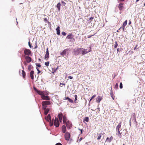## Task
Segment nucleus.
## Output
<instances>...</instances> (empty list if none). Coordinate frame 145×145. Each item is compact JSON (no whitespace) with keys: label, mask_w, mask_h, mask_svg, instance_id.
<instances>
[{"label":"nucleus","mask_w":145,"mask_h":145,"mask_svg":"<svg viewBox=\"0 0 145 145\" xmlns=\"http://www.w3.org/2000/svg\"><path fill=\"white\" fill-rule=\"evenodd\" d=\"M121 123L120 122L118 123L116 127V131L117 132L116 133V135H118L120 138H121L122 133V132H120V131L122 130L121 128Z\"/></svg>","instance_id":"1"},{"label":"nucleus","mask_w":145,"mask_h":145,"mask_svg":"<svg viewBox=\"0 0 145 145\" xmlns=\"http://www.w3.org/2000/svg\"><path fill=\"white\" fill-rule=\"evenodd\" d=\"M82 48H77V49H74V54L76 55H78L80 54H82Z\"/></svg>","instance_id":"2"},{"label":"nucleus","mask_w":145,"mask_h":145,"mask_svg":"<svg viewBox=\"0 0 145 145\" xmlns=\"http://www.w3.org/2000/svg\"><path fill=\"white\" fill-rule=\"evenodd\" d=\"M50 101H43L42 103V108L43 109H46L47 107V105H50Z\"/></svg>","instance_id":"3"},{"label":"nucleus","mask_w":145,"mask_h":145,"mask_svg":"<svg viewBox=\"0 0 145 145\" xmlns=\"http://www.w3.org/2000/svg\"><path fill=\"white\" fill-rule=\"evenodd\" d=\"M45 119L47 121L50 122L49 124L50 127L53 126V121H52L51 120V116L50 114H48L47 116V117L45 118Z\"/></svg>","instance_id":"4"},{"label":"nucleus","mask_w":145,"mask_h":145,"mask_svg":"<svg viewBox=\"0 0 145 145\" xmlns=\"http://www.w3.org/2000/svg\"><path fill=\"white\" fill-rule=\"evenodd\" d=\"M24 54L27 56H30L32 53L30 50L25 48L24 51Z\"/></svg>","instance_id":"5"},{"label":"nucleus","mask_w":145,"mask_h":145,"mask_svg":"<svg viewBox=\"0 0 145 145\" xmlns=\"http://www.w3.org/2000/svg\"><path fill=\"white\" fill-rule=\"evenodd\" d=\"M34 90L36 91L39 95H41V96L43 95L44 94V91H42L40 90H38L35 87H34ZM46 95H48V94H45Z\"/></svg>","instance_id":"6"},{"label":"nucleus","mask_w":145,"mask_h":145,"mask_svg":"<svg viewBox=\"0 0 145 145\" xmlns=\"http://www.w3.org/2000/svg\"><path fill=\"white\" fill-rule=\"evenodd\" d=\"M89 48V50H88V49H83L82 48V55H84L85 54H86L89 52H90L91 51V48L90 47Z\"/></svg>","instance_id":"7"},{"label":"nucleus","mask_w":145,"mask_h":145,"mask_svg":"<svg viewBox=\"0 0 145 145\" xmlns=\"http://www.w3.org/2000/svg\"><path fill=\"white\" fill-rule=\"evenodd\" d=\"M54 125L56 126V127H58L59 125V122L58 119L56 118L54 121Z\"/></svg>","instance_id":"8"},{"label":"nucleus","mask_w":145,"mask_h":145,"mask_svg":"<svg viewBox=\"0 0 145 145\" xmlns=\"http://www.w3.org/2000/svg\"><path fill=\"white\" fill-rule=\"evenodd\" d=\"M70 134L69 132H66L64 135L65 140H69L70 137Z\"/></svg>","instance_id":"9"},{"label":"nucleus","mask_w":145,"mask_h":145,"mask_svg":"<svg viewBox=\"0 0 145 145\" xmlns=\"http://www.w3.org/2000/svg\"><path fill=\"white\" fill-rule=\"evenodd\" d=\"M64 124L66 125L68 129H70L72 125L71 122L69 121H68L67 123Z\"/></svg>","instance_id":"10"},{"label":"nucleus","mask_w":145,"mask_h":145,"mask_svg":"<svg viewBox=\"0 0 145 145\" xmlns=\"http://www.w3.org/2000/svg\"><path fill=\"white\" fill-rule=\"evenodd\" d=\"M69 50L68 49H65L63 52L60 53L61 55L63 56L65 55L66 54L68 55Z\"/></svg>","instance_id":"11"},{"label":"nucleus","mask_w":145,"mask_h":145,"mask_svg":"<svg viewBox=\"0 0 145 145\" xmlns=\"http://www.w3.org/2000/svg\"><path fill=\"white\" fill-rule=\"evenodd\" d=\"M48 49V48H47L46 50V54L45 56V59L46 60H48V58L49 57V54Z\"/></svg>","instance_id":"12"},{"label":"nucleus","mask_w":145,"mask_h":145,"mask_svg":"<svg viewBox=\"0 0 145 145\" xmlns=\"http://www.w3.org/2000/svg\"><path fill=\"white\" fill-rule=\"evenodd\" d=\"M41 98L42 99L45 100H49L50 99L49 96H45L44 94L41 96Z\"/></svg>","instance_id":"13"},{"label":"nucleus","mask_w":145,"mask_h":145,"mask_svg":"<svg viewBox=\"0 0 145 145\" xmlns=\"http://www.w3.org/2000/svg\"><path fill=\"white\" fill-rule=\"evenodd\" d=\"M25 59L27 63H30L32 60V58L29 56H25Z\"/></svg>","instance_id":"14"},{"label":"nucleus","mask_w":145,"mask_h":145,"mask_svg":"<svg viewBox=\"0 0 145 145\" xmlns=\"http://www.w3.org/2000/svg\"><path fill=\"white\" fill-rule=\"evenodd\" d=\"M113 139V137L112 136H111L110 138L107 137L106 140L105 141L108 142H110Z\"/></svg>","instance_id":"15"},{"label":"nucleus","mask_w":145,"mask_h":145,"mask_svg":"<svg viewBox=\"0 0 145 145\" xmlns=\"http://www.w3.org/2000/svg\"><path fill=\"white\" fill-rule=\"evenodd\" d=\"M66 131V128L65 125H63L62 126L61 131L63 133H65Z\"/></svg>","instance_id":"16"},{"label":"nucleus","mask_w":145,"mask_h":145,"mask_svg":"<svg viewBox=\"0 0 145 145\" xmlns=\"http://www.w3.org/2000/svg\"><path fill=\"white\" fill-rule=\"evenodd\" d=\"M63 123L65 124V123H67L68 121H69V120L67 119L66 116H64L63 117Z\"/></svg>","instance_id":"17"},{"label":"nucleus","mask_w":145,"mask_h":145,"mask_svg":"<svg viewBox=\"0 0 145 145\" xmlns=\"http://www.w3.org/2000/svg\"><path fill=\"white\" fill-rule=\"evenodd\" d=\"M74 37L72 33H70L69 35H67L66 37V39H72Z\"/></svg>","instance_id":"18"},{"label":"nucleus","mask_w":145,"mask_h":145,"mask_svg":"<svg viewBox=\"0 0 145 145\" xmlns=\"http://www.w3.org/2000/svg\"><path fill=\"white\" fill-rule=\"evenodd\" d=\"M127 20H126L123 23L122 27L123 28V31H124V29L125 28V26L127 25Z\"/></svg>","instance_id":"19"},{"label":"nucleus","mask_w":145,"mask_h":145,"mask_svg":"<svg viewBox=\"0 0 145 145\" xmlns=\"http://www.w3.org/2000/svg\"><path fill=\"white\" fill-rule=\"evenodd\" d=\"M123 3H121L119 4L118 6V8H119L120 10H121L123 8Z\"/></svg>","instance_id":"20"},{"label":"nucleus","mask_w":145,"mask_h":145,"mask_svg":"<svg viewBox=\"0 0 145 145\" xmlns=\"http://www.w3.org/2000/svg\"><path fill=\"white\" fill-rule=\"evenodd\" d=\"M58 118L60 121L61 122L63 118V114L62 113L59 114H58Z\"/></svg>","instance_id":"21"},{"label":"nucleus","mask_w":145,"mask_h":145,"mask_svg":"<svg viewBox=\"0 0 145 145\" xmlns=\"http://www.w3.org/2000/svg\"><path fill=\"white\" fill-rule=\"evenodd\" d=\"M30 76L31 78V79L32 80H33L34 79V76H33V74H34V71H31L30 72Z\"/></svg>","instance_id":"22"},{"label":"nucleus","mask_w":145,"mask_h":145,"mask_svg":"<svg viewBox=\"0 0 145 145\" xmlns=\"http://www.w3.org/2000/svg\"><path fill=\"white\" fill-rule=\"evenodd\" d=\"M65 100H67L70 103H73V100L69 97H65Z\"/></svg>","instance_id":"23"},{"label":"nucleus","mask_w":145,"mask_h":145,"mask_svg":"<svg viewBox=\"0 0 145 145\" xmlns=\"http://www.w3.org/2000/svg\"><path fill=\"white\" fill-rule=\"evenodd\" d=\"M102 99V98L101 97L99 96L97 98L96 101L97 103H99L101 100Z\"/></svg>","instance_id":"24"},{"label":"nucleus","mask_w":145,"mask_h":145,"mask_svg":"<svg viewBox=\"0 0 145 145\" xmlns=\"http://www.w3.org/2000/svg\"><path fill=\"white\" fill-rule=\"evenodd\" d=\"M60 27L59 26L57 27L56 28V31H57V35H59L60 33V31L59 30Z\"/></svg>","instance_id":"25"},{"label":"nucleus","mask_w":145,"mask_h":145,"mask_svg":"<svg viewBox=\"0 0 145 145\" xmlns=\"http://www.w3.org/2000/svg\"><path fill=\"white\" fill-rule=\"evenodd\" d=\"M45 111H44V114L45 115H47L48 112L49 111V109L48 108H46V109H43Z\"/></svg>","instance_id":"26"},{"label":"nucleus","mask_w":145,"mask_h":145,"mask_svg":"<svg viewBox=\"0 0 145 145\" xmlns=\"http://www.w3.org/2000/svg\"><path fill=\"white\" fill-rule=\"evenodd\" d=\"M60 7H61V4L60 3H59L57 4V7L58 9V10L59 11H60Z\"/></svg>","instance_id":"27"},{"label":"nucleus","mask_w":145,"mask_h":145,"mask_svg":"<svg viewBox=\"0 0 145 145\" xmlns=\"http://www.w3.org/2000/svg\"><path fill=\"white\" fill-rule=\"evenodd\" d=\"M22 74L24 78H25V73L24 70H22Z\"/></svg>","instance_id":"28"},{"label":"nucleus","mask_w":145,"mask_h":145,"mask_svg":"<svg viewBox=\"0 0 145 145\" xmlns=\"http://www.w3.org/2000/svg\"><path fill=\"white\" fill-rule=\"evenodd\" d=\"M32 68L33 66L31 65H29L28 66V69L29 71L31 70V69H32Z\"/></svg>","instance_id":"29"},{"label":"nucleus","mask_w":145,"mask_h":145,"mask_svg":"<svg viewBox=\"0 0 145 145\" xmlns=\"http://www.w3.org/2000/svg\"><path fill=\"white\" fill-rule=\"evenodd\" d=\"M43 20L46 22L48 24L50 23V22L48 21L47 19L46 18H44Z\"/></svg>","instance_id":"30"},{"label":"nucleus","mask_w":145,"mask_h":145,"mask_svg":"<svg viewBox=\"0 0 145 145\" xmlns=\"http://www.w3.org/2000/svg\"><path fill=\"white\" fill-rule=\"evenodd\" d=\"M102 134L101 133H100L99 135V136L97 138V140H99L101 137L102 135H101Z\"/></svg>","instance_id":"31"},{"label":"nucleus","mask_w":145,"mask_h":145,"mask_svg":"<svg viewBox=\"0 0 145 145\" xmlns=\"http://www.w3.org/2000/svg\"><path fill=\"white\" fill-rule=\"evenodd\" d=\"M96 95H93L91 98L90 99L89 102H90L95 97Z\"/></svg>","instance_id":"32"},{"label":"nucleus","mask_w":145,"mask_h":145,"mask_svg":"<svg viewBox=\"0 0 145 145\" xmlns=\"http://www.w3.org/2000/svg\"><path fill=\"white\" fill-rule=\"evenodd\" d=\"M89 118L88 117H86L85 119H84V120L87 122H88L89 121Z\"/></svg>","instance_id":"33"},{"label":"nucleus","mask_w":145,"mask_h":145,"mask_svg":"<svg viewBox=\"0 0 145 145\" xmlns=\"http://www.w3.org/2000/svg\"><path fill=\"white\" fill-rule=\"evenodd\" d=\"M49 61H48L47 62H45L44 64L45 65H46L47 67H48L49 66Z\"/></svg>","instance_id":"34"},{"label":"nucleus","mask_w":145,"mask_h":145,"mask_svg":"<svg viewBox=\"0 0 145 145\" xmlns=\"http://www.w3.org/2000/svg\"><path fill=\"white\" fill-rule=\"evenodd\" d=\"M118 44H117V43L116 41L115 42V44L114 45V48H117V47L118 46Z\"/></svg>","instance_id":"35"},{"label":"nucleus","mask_w":145,"mask_h":145,"mask_svg":"<svg viewBox=\"0 0 145 145\" xmlns=\"http://www.w3.org/2000/svg\"><path fill=\"white\" fill-rule=\"evenodd\" d=\"M36 65L39 67H41V65L39 63H36Z\"/></svg>","instance_id":"36"},{"label":"nucleus","mask_w":145,"mask_h":145,"mask_svg":"<svg viewBox=\"0 0 145 145\" xmlns=\"http://www.w3.org/2000/svg\"><path fill=\"white\" fill-rule=\"evenodd\" d=\"M28 45H29V47H30V48H33V47L32 46H31V44L30 42L29 41L28 42Z\"/></svg>","instance_id":"37"},{"label":"nucleus","mask_w":145,"mask_h":145,"mask_svg":"<svg viewBox=\"0 0 145 145\" xmlns=\"http://www.w3.org/2000/svg\"><path fill=\"white\" fill-rule=\"evenodd\" d=\"M120 89H122L123 88L122 84L121 82L120 84Z\"/></svg>","instance_id":"38"},{"label":"nucleus","mask_w":145,"mask_h":145,"mask_svg":"<svg viewBox=\"0 0 145 145\" xmlns=\"http://www.w3.org/2000/svg\"><path fill=\"white\" fill-rule=\"evenodd\" d=\"M62 34L63 36H65L66 35V33L64 31H63L62 33Z\"/></svg>","instance_id":"39"},{"label":"nucleus","mask_w":145,"mask_h":145,"mask_svg":"<svg viewBox=\"0 0 145 145\" xmlns=\"http://www.w3.org/2000/svg\"><path fill=\"white\" fill-rule=\"evenodd\" d=\"M36 68L38 71L37 73L39 74V73H40V71L39 69L37 67H36Z\"/></svg>","instance_id":"40"},{"label":"nucleus","mask_w":145,"mask_h":145,"mask_svg":"<svg viewBox=\"0 0 145 145\" xmlns=\"http://www.w3.org/2000/svg\"><path fill=\"white\" fill-rule=\"evenodd\" d=\"M74 97L75 98V101H76L77 100V95H74Z\"/></svg>","instance_id":"41"},{"label":"nucleus","mask_w":145,"mask_h":145,"mask_svg":"<svg viewBox=\"0 0 145 145\" xmlns=\"http://www.w3.org/2000/svg\"><path fill=\"white\" fill-rule=\"evenodd\" d=\"M65 84H64L63 83H60V85L61 87L63 85H65Z\"/></svg>","instance_id":"42"},{"label":"nucleus","mask_w":145,"mask_h":145,"mask_svg":"<svg viewBox=\"0 0 145 145\" xmlns=\"http://www.w3.org/2000/svg\"><path fill=\"white\" fill-rule=\"evenodd\" d=\"M118 84H116V85L115 86V88H116L117 89L118 88Z\"/></svg>","instance_id":"43"},{"label":"nucleus","mask_w":145,"mask_h":145,"mask_svg":"<svg viewBox=\"0 0 145 145\" xmlns=\"http://www.w3.org/2000/svg\"><path fill=\"white\" fill-rule=\"evenodd\" d=\"M55 145H62V144L60 143H57Z\"/></svg>","instance_id":"44"},{"label":"nucleus","mask_w":145,"mask_h":145,"mask_svg":"<svg viewBox=\"0 0 145 145\" xmlns=\"http://www.w3.org/2000/svg\"><path fill=\"white\" fill-rule=\"evenodd\" d=\"M94 18L93 17H91L89 18V20H91V21Z\"/></svg>","instance_id":"45"},{"label":"nucleus","mask_w":145,"mask_h":145,"mask_svg":"<svg viewBox=\"0 0 145 145\" xmlns=\"http://www.w3.org/2000/svg\"><path fill=\"white\" fill-rule=\"evenodd\" d=\"M68 78L70 79H72L73 77L71 76H69L68 77Z\"/></svg>","instance_id":"46"},{"label":"nucleus","mask_w":145,"mask_h":145,"mask_svg":"<svg viewBox=\"0 0 145 145\" xmlns=\"http://www.w3.org/2000/svg\"><path fill=\"white\" fill-rule=\"evenodd\" d=\"M93 35H88L87 36L88 38H90L91 36H93Z\"/></svg>","instance_id":"47"},{"label":"nucleus","mask_w":145,"mask_h":145,"mask_svg":"<svg viewBox=\"0 0 145 145\" xmlns=\"http://www.w3.org/2000/svg\"><path fill=\"white\" fill-rule=\"evenodd\" d=\"M58 68V67H57L54 70V72H56L57 71V69Z\"/></svg>","instance_id":"48"},{"label":"nucleus","mask_w":145,"mask_h":145,"mask_svg":"<svg viewBox=\"0 0 145 145\" xmlns=\"http://www.w3.org/2000/svg\"><path fill=\"white\" fill-rule=\"evenodd\" d=\"M110 94H111V97L113 98V99H114V98H113V95H112L111 93Z\"/></svg>","instance_id":"49"},{"label":"nucleus","mask_w":145,"mask_h":145,"mask_svg":"<svg viewBox=\"0 0 145 145\" xmlns=\"http://www.w3.org/2000/svg\"><path fill=\"white\" fill-rule=\"evenodd\" d=\"M24 64L25 65H27V63H26L25 61H24Z\"/></svg>","instance_id":"50"},{"label":"nucleus","mask_w":145,"mask_h":145,"mask_svg":"<svg viewBox=\"0 0 145 145\" xmlns=\"http://www.w3.org/2000/svg\"><path fill=\"white\" fill-rule=\"evenodd\" d=\"M136 48H137V46H136L135 47V48H134V50H135V49H136Z\"/></svg>","instance_id":"51"},{"label":"nucleus","mask_w":145,"mask_h":145,"mask_svg":"<svg viewBox=\"0 0 145 145\" xmlns=\"http://www.w3.org/2000/svg\"><path fill=\"white\" fill-rule=\"evenodd\" d=\"M81 131V133H82V130L80 129Z\"/></svg>","instance_id":"52"},{"label":"nucleus","mask_w":145,"mask_h":145,"mask_svg":"<svg viewBox=\"0 0 145 145\" xmlns=\"http://www.w3.org/2000/svg\"><path fill=\"white\" fill-rule=\"evenodd\" d=\"M22 67L23 69L24 70V67L23 66H22Z\"/></svg>","instance_id":"53"},{"label":"nucleus","mask_w":145,"mask_h":145,"mask_svg":"<svg viewBox=\"0 0 145 145\" xmlns=\"http://www.w3.org/2000/svg\"><path fill=\"white\" fill-rule=\"evenodd\" d=\"M120 1H124L125 0H120Z\"/></svg>","instance_id":"54"},{"label":"nucleus","mask_w":145,"mask_h":145,"mask_svg":"<svg viewBox=\"0 0 145 145\" xmlns=\"http://www.w3.org/2000/svg\"><path fill=\"white\" fill-rule=\"evenodd\" d=\"M82 138H81L80 139V141L81 140H82Z\"/></svg>","instance_id":"55"},{"label":"nucleus","mask_w":145,"mask_h":145,"mask_svg":"<svg viewBox=\"0 0 145 145\" xmlns=\"http://www.w3.org/2000/svg\"><path fill=\"white\" fill-rule=\"evenodd\" d=\"M131 24V21H130L129 22V24Z\"/></svg>","instance_id":"56"},{"label":"nucleus","mask_w":145,"mask_h":145,"mask_svg":"<svg viewBox=\"0 0 145 145\" xmlns=\"http://www.w3.org/2000/svg\"><path fill=\"white\" fill-rule=\"evenodd\" d=\"M139 0H137L136 1V2H138V1H139Z\"/></svg>","instance_id":"57"},{"label":"nucleus","mask_w":145,"mask_h":145,"mask_svg":"<svg viewBox=\"0 0 145 145\" xmlns=\"http://www.w3.org/2000/svg\"><path fill=\"white\" fill-rule=\"evenodd\" d=\"M117 51L118 52V51H119V48H118L117 49Z\"/></svg>","instance_id":"58"},{"label":"nucleus","mask_w":145,"mask_h":145,"mask_svg":"<svg viewBox=\"0 0 145 145\" xmlns=\"http://www.w3.org/2000/svg\"><path fill=\"white\" fill-rule=\"evenodd\" d=\"M117 32H119V31H118V30H117Z\"/></svg>","instance_id":"59"},{"label":"nucleus","mask_w":145,"mask_h":145,"mask_svg":"<svg viewBox=\"0 0 145 145\" xmlns=\"http://www.w3.org/2000/svg\"><path fill=\"white\" fill-rule=\"evenodd\" d=\"M121 27H120L119 28V29H121Z\"/></svg>","instance_id":"60"},{"label":"nucleus","mask_w":145,"mask_h":145,"mask_svg":"<svg viewBox=\"0 0 145 145\" xmlns=\"http://www.w3.org/2000/svg\"><path fill=\"white\" fill-rule=\"evenodd\" d=\"M37 48V47H36H36H35V48Z\"/></svg>","instance_id":"61"},{"label":"nucleus","mask_w":145,"mask_h":145,"mask_svg":"<svg viewBox=\"0 0 145 145\" xmlns=\"http://www.w3.org/2000/svg\"><path fill=\"white\" fill-rule=\"evenodd\" d=\"M39 60H41V59H39Z\"/></svg>","instance_id":"62"},{"label":"nucleus","mask_w":145,"mask_h":145,"mask_svg":"<svg viewBox=\"0 0 145 145\" xmlns=\"http://www.w3.org/2000/svg\"><path fill=\"white\" fill-rule=\"evenodd\" d=\"M144 6H145V3L144 4Z\"/></svg>","instance_id":"63"},{"label":"nucleus","mask_w":145,"mask_h":145,"mask_svg":"<svg viewBox=\"0 0 145 145\" xmlns=\"http://www.w3.org/2000/svg\"><path fill=\"white\" fill-rule=\"evenodd\" d=\"M123 145H125V144H123Z\"/></svg>","instance_id":"64"}]
</instances>
